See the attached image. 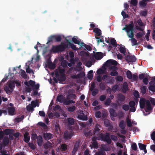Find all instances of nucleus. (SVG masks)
Masks as SVG:
<instances>
[{
  "instance_id": "nucleus-36",
  "label": "nucleus",
  "mask_w": 155,
  "mask_h": 155,
  "mask_svg": "<svg viewBox=\"0 0 155 155\" xmlns=\"http://www.w3.org/2000/svg\"><path fill=\"white\" fill-rule=\"evenodd\" d=\"M144 33L143 32H139L137 33L136 35V36L137 38H141L144 35Z\"/></svg>"
},
{
  "instance_id": "nucleus-6",
  "label": "nucleus",
  "mask_w": 155,
  "mask_h": 155,
  "mask_svg": "<svg viewBox=\"0 0 155 155\" xmlns=\"http://www.w3.org/2000/svg\"><path fill=\"white\" fill-rule=\"evenodd\" d=\"M74 133L72 130H66L64 133L63 137L65 140L71 139L74 135Z\"/></svg>"
},
{
  "instance_id": "nucleus-44",
  "label": "nucleus",
  "mask_w": 155,
  "mask_h": 155,
  "mask_svg": "<svg viewBox=\"0 0 155 155\" xmlns=\"http://www.w3.org/2000/svg\"><path fill=\"white\" fill-rule=\"evenodd\" d=\"M95 155H106V154L103 150H99L95 153Z\"/></svg>"
},
{
  "instance_id": "nucleus-60",
  "label": "nucleus",
  "mask_w": 155,
  "mask_h": 155,
  "mask_svg": "<svg viewBox=\"0 0 155 155\" xmlns=\"http://www.w3.org/2000/svg\"><path fill=\"white\" fill-rule=\"evenodd\" d=\"M91 91L92 95L93 96H95L98 94V89L96 88L94 89V90H93L92 91Z\"/></svg>"
},
{
  "instance_id": "nucleus-47",
  "label": "nucleus",
  "mask_w": 155,
  "mask_h": 155,
  "mask_svg": "<svg viewBox=\"0 0 155 155\" xmlns=\"http://www.w3.org/2000/svg\"><path fill=\"white\" fill-rule=\"evenodd\" d=\"M138 1L137 0H131L130 5H131L134 6H136L137 5Z\"/></svg>"
},
{
  "instance_id": "nucleus-14",
  "label": "nucleus",
  "mask_w": 155,
  "mask_h": 155,
  "mask_svg": "<svg viewBox=\"0 0 155 155\" xmlns=\"http://www.w3.org/2000/svg\"><path fill=\"white\" fill-rule=\"evenodd\" d=\"M117 99L118 102L122 103L124 101L125 99V97L123 94H118Z\"/></svg>"
},
{
  "instance_id": "nucleus-24",
  "label": "nucleus",
  "mask_w": 155,
  "mask_h": 155,
  "mask_svg": "<svg viewBox=\"0 0 155 155\" xmlns=\"http://www.w3.org/2000/svg\"><path fill=\"white\" fill-rule=\"evenodd\" d=\"M94 32L96 33L97 36H100L101 34V31L99 28H94L93 31Z\"/></svg>"
},
{
  "instance_id": "nucleus-9",
  "label": "nucleus",
  "mask_w": 155,
  "mask_h": 155,
  "mask_svg": "<svg viewBox=\"0 0 155 155\" xmlns=\"http://www.w3.org/2000/svg\"><path fill=\"white\" fill-rule=\"evenodd\" d=\"M47 67L48 68H55L56 64L52 63L50 58L48 59L45 63V68H47Z\"/></svg>"
},
{
  "instance_id": "nucleus-29",
  "label": "nucleus",
  "mask_w": 155,
  "mask_h": 155,
  "mask_svg": "<svg viewBox=\"0 0 155 155\" xmlns=\"http://www.w3.org/2000/svg\"><path fill=\"white\" fill-rule=\"evenodd\" d=\"M8 87L11 90H13L15 87V82L13 81H10L9 83Z\"/></svg>"
},
{
  "instance_id": "nucleus-59",
  "label": "nucleus",
  "mask_w": 155,
  "mask_h": 155,
  "mask_svg": "<svg viewBox=\"0 0 155 155\" xmlns=\"http://www.w3.org/2000/svg\"><path fill=\"white\" fill-rule=\"evenodd\" d=\"M139 4L143 8H145L146 6L147 3L146 2L142 1H140L139 2Z\"/></svg>"
},
{
  "instance_id": "nucleus-27",
  "label": "nucleus",
  "mask_w": 155,
  "mask_h": 155,
  "mask_svg": "<svg viewBox=\"0 0 155 155\" xmlns=\"http://www.w3.org/2000/svg\"><path fill=\"white\" fill-rule=\"evenodd\" d=\"M119 126L121 129H124L126 125L124 120H122L120 122L119 124Z\"/></svg>"
},
{
  "instance_id": "nucleus-16",
  "label": "nucleus",
  "mask_w": 155,
  "mask_h": 155,
  "mask_svg": "<svg viewBox=\"0 0 155 155\" xmlns=\"http://www.w3.org/2000/svg\"><path fill=\"white\" fill-rule=\"evenodd\" d=\"M146 106L147 107V110H146V112H148L149 111H150L152 110L153 109V107H152L150 102V101L147 100L146 103Z\"/></svg>"
},
{
  "instance_id": "nucleus-32",
  "label": "nucleus",
  "mask_w": 155,
  "mask_h": 155,
  "mask_svg": "<svg viewBox=\"0 0 155 155\" xmlns=\"http://www.w3.org/2000/svg\"><path fill=\"white\" fill-rule=\"evenodd\" d=\"M68 124L70 125H73L74 124V119L72 118L69 117L68 119Z\"/></svg>"
},
{
  "instance_id": "nucleus-48",
  "label": "nucleus",
  "mask_w": 155,
  "mask_h": 155,
  "mask_svg": "<svg viewBox=\"0 0 155 155\" xmlns=\"http://www.w3.org/2000/svg\"><path fill=\"white\" fill-rule=\"evenodd\" d=\"M57 69H60L59 70V75H65V68H57Z\"/></svg>"
},
{
  "instance_id": "nucleus-53",
  "label": "nucleus",
  "mask_w": 155,
  "mask_h": 155,
  "mask_svg": "<svg viewBox=\"0 0 155 155\" xmlns=\"http://www.w3.org/2000/svg\"><path fill=\"white\" fill-rule=\"evenodd\" d=\"M111 101L110 98H107L104 103V104L105 105L107 106H109L110 105Z\"/></svg>"
},
{
  "instance_id": "nucleus-38",
  "label": "nucleus",
  "mask_w": 155,
  "mask_h": 155,
  "mask_svg": "<svg viewBox=\"0 0 155 155\" xmlns=\"http://www.w3.org/2000/svg\"><path fill=\"white\" fill-rule=\"evenodd\" d=\"M61 66L63 68H68L67 67V61L64 60L62 61L61 63Z\"/></svg>"
},
{
  "instance_id": "nucleus-41",
  "label": "nucleus",
  "mask_w": 155,
  "mask_h": 155,
  "mask_svg": "<svg viewBox=\"0 0 155 155\" xmlns=\"http://www.w3.org/2000/svg\"><path fill=\"white\" fill-rule=\"evenodd\" d=\"M131 148L132 149L135 151H137V145L136 143H133L131 145Z\"/></svg>"
},
{
  "instance_id": "nucleus-39",
  "label": "nucleus",
  "mask_w": 155,
  "mask_h": 155,
  "mask_svg": "<svg viewBox=\"0 0 155 155\" xmlns=\"http://www.w3.org/2000/svg\"><path fill=\"white\" fill-rule=\"evenodd\" d=\"M43 140L41 137H40L37 139V143L38 146H41L42 145Z\"/></svg>"
},
{
  "instance_id": "nucleus-61",
  "label": "nucleus",
  "mask_w": 155,
  "mask_h": 155,
  "mask_svg": "<svg viewBox=\"0 0 155 155\" xmlns=\"http://www.w3.org/2000/svg\"><path fill=\"white\" fill-rule=\"evenodd\" d=\"M104 124L105 126L106 127L109 126L110 125L109 120L106 119L104 121Z\"/></svg>"
},
{
  "instance_id": "nucleus-50",
  "label": "nucleus",
  "mask_w": 155,
  "mask_h": 155,
  "mask_svg": "<svg viewBox=\"0 0 155 155\" xmlns=\"http://www.w3.org/2000/svg\"><path fill=\"white\" fill-rule=\"evenodd\" d=\"M147 87L146 86H143L141 88V92L143 94H145L146 93Z\"/></svg>"
},
{
  "instance_id": "nucleus-21",
  "label": "nucleus",
  "mask_w": 155,
  "mask_h": 155,
  "mask_svg": "<svg viewBox=\"0 0 155 155\" xmlns=\"http://www.w3.org/2000/svg\"><path fill=\"white\" fill-rule=\"evenodd\" d=\"M109 111L110 116L113 117H116L117 116V114L115 110L114 109L110 108Z\"/></svg>"
},
{
  "instance_id": "nucleus-12",
  "label": "nucleus",
  "mask_w": 155,
  "mask_h": 155,
  "mask_svg": "<svg viewBox=\"0 0 155 155\" xmlns=\"http://www.w3.org/2000/svg\"><path fill=\"white\" fill-rule=\"evenodd\" d=\"M34 59L32 57L31 61H28L25 64V68H34L35 66V64L32 62V61Z\"/></svg>"
},
{
  "instance_id": "nucleus-1",
  "label": "nucleus",
  "mask_w": 155,
  "mask_h": 155,
  "mask_svg": "<svg viewBox=\"0 0 155 155\" xmlns=\"http://www.w3.org/2000/svg\"><path fill=\"white\" fill-rule=\"evenodd\" d=\"M118 64V63L115 60L109 59L104 63L101 68H117L115 66Z\"/></svg>"
},
{
  "instance_id": "nucleus-55",
  "label": "nucleus",
  "mask_w": 155,
  "mask_h": 155,
  "mask_svg": "<svg viewBox=\"0 0 155 155\" xmlns=\"http://www.w3.org/2000/svg\"><path fill=\"white\" fill-rule=\"evenodd\" d=\"M75 103V101L72 100H66L64 102V104L66 105H68L72 103L74 104Z\"/></svg>"
},
{
  "instance_id": "nucleus-19",
  "label": "nucleus",
  "mask_w": 155,
  "mask_h": 155,
  "mask_svg": "<svg viewBox=\"0 0 155 155\" xmlns=\"http://www.w3.org/2000/svg\"><path fill=\"white\" fill-rule=\"evenodd\" d=\"M44 137L46 140H49L53 138V135L49 133H46L44 134Z\"/></svg>"
},
{
  "instance_id": "nucleus-26",
  "label": "nucleus",
  "mask_w": 155,
  "mask_h": 155,
  "mask_svg": "<svg viewBox=\"0 0 155 155\" xmlns=\"http://www.w3.org/2000/svg\"><path fill=\"white\" fill-rule=\"evenodd\" d=\"M13 130L9 129H7L4 130L3 131L4 132V134L6 135H8L9 134V135L10 134H11V131H12V132H13Z\"/></svg>"
},
{
  "instance_id": "nucleus-2",
  "label": "nucleus",
  "mask_w": 155,
  "mask_h": 155,
  "mask_svg": "<svg viewBox=\"0 0 155 155\" xmlns=\"http://www.w3.org/2000/svg\"><path fill=\"white\" fill-rule=\"evenodd\" d=\"M66 48V46L65 45L62 43L60 45L56 46L53 45L51 49V51L54 53L61 52L64 51Z\"/></svg>"
},
{
  "instance_id": "nucleus-20",
  "label": "nucleus",
  "mask_w": 155,
  "mask_h": 155,
  "mask_svg": "<svg viewBox=\"0 0 155 155\" xmlns=\"http://www.w3.org/2000/svg\"><path fill=\"white\" fill-rule=\"evenodd\" d=\"M155 83H153L152 81L150 82V85L149 87V90L153 92H155Z\"/></svg>"
},
{
  "instance_id": "nucleus-28",
  "label": "nucleus",
  "mask_w": 155,
  "mask_h": 155,
  "mask_svg": "<svg viewBox=\"0 0 155 155\" xmlns=\"http://www.w3.org/2000/svg\"><path fill=\"white\" fill-rule=\"evenodd\" d=\"M64 99V97L62 95H60L58 96L57 99V101L59 102L62 103L63 102Z\"/></svg>"
},
{
  "instance_id": "nucleus-23",
  "label": "nucleus",
  "mask_w": 155,
  "mask_h": 155,
  "mask_svg": "<svg viewBox=\"0 0 155 155\" xmlns=\"http://www.w3.org/2000/svg\"><path fill=\"white\" fill-rule=\"evenodd\" d=\"M15 110V108L14 107H11L8 108V112L10 115H14V112Z\"/></svg>"
},
{
  "instance_id": "nucleus-49",
  "label": "nucleus",
  "mask_w": 155,
  "mask_h": 155,
  "mask_svg": "<svg viewBox=\"0 0 155 155\" xmlns=\"http://www.w3.org/2000/svg\"><path fill=\"white\" fill-rule=\"evenodd\" d=\"M92 147L95 149H97L98 147V143L96 140H94L93 141L92 143Z\"/></svg>"
},
{
  "instance_id": "nucleus-34",
  "label": "nucleus",
  "mask_w": 155,
  "mask_h": 155,
  "mask_svg": "<svg viewBox=\"0 0 155 155\" xmlns=\"http://www.w3.org/2000/svg\"><path fill=\"white\" fill-rule=\"evenodd\" d=\"M78 117L81 120H87V117L85 116L83 114L82 115H79L78 116Z\"/></svg>"
},
{
  "instance_id": "nucleus-3",
  "label": "nucleus",
  "mask_w": 155,
  "mask_h": 155,
  "mask_svg": "<svg viewBox=\"0 0 155 155\" xmlns=\"http://www.w3.org/2000/svg\"><path fill=\"white\" fill-rule=\"evenodd\" d=\"M97 139L106 141L109 144H111V143L109 133H106L105 135L103 134H101Z\"/></svg>"
},
{
  "instance_id": "nucleus-30",
  "label": "nucleus",
  "mask_w": 155,
  "mask_h": 155,
  "mask_svg": "<svg viewBox=\"0 0 155 155\" xmlns=\"http://www.w3.org/2000/svg\"><path fill=\"white\" fill-rule=\"evenodd\" d=\"M107 69V68H99L97 71V74H101L104 73V72Z\"/></svg>"
},
{
  "instance_id": "nucleus-64",
  "label": "nucleus",
  "mask_w": 155,
  "mask_h": 155,
  "mask_svg": "<svg viewBox=\"0 0 155 155\" xmlns=\"http://www.w3.org/2000/svg\"><path fill=\"white\" fill-rule=\"evenodd\" d=\"M28 146L31 149L33 150L35 149V147L33 143H28Z\"/></svg>"
},
{
  "instance_id": "nucleus-10",
  "label": "nucleus",
  "mask_w": 155,
  "mask_h": 155,
  "mask_svg": "<svg viewBox=\"0 0 155 155\" xmlns=\"http://www.w3.org/2000/svg\"><path fill=\"white\" fill-rule=\"evenodd\" d=\"M134 32H132L130 33V35H129L128 36L129 38H131L130 40L131 43L132 44V45L133 46L136 45H137L138 44L137 42V40L136 39L134 38Z\"/></svg>"
},
{
  "instance_id": "nucleus-54",
  "label": "nucleus",
  "mask_w": 155,
  "mask_h": 155,
  "mask_svg": "<svg viewBox=\"0 0 155 155\" xmlns=\"http://www.w3.org/2000/svg\"><path fill=\"white\" fill-rule=\"evenodd\" d=\"M110 43L111 45H112L114 46H116L117 45L116 43L117 42L115 40V39L114 38H112L111 39L110 41Z\"/></svg>"
},
{
  "instance_id": "nucleus-45",
  "label": "nucleus",
  "mask_w": 155,
  "mask_h": 155,
  "mask_svg": "<svg viewBox=\"0 0 155 155\" xmlns=\"http://www.w3.org/2000/svg\"><path fill=\"white\" fill-rule=\"evenodd\" d=\"M24 116L23 115H21L20 117H17L15 118L16 122L19 123L24 118Z\"/></svg>"
},
{
  "instance_id": "nucleus-13",
  "label": "nucleus",
  "mask_w": 155,
  "mask_h": 155,
  "mask_svg": "<svg viewBox=\"0 0 155 155\" xmlns=\"http://www.w3.org/2000/svg\"><path fill=\"white\" fill-rule=\"evenodd\" d=\"M94 56L96 60H100L103 57V54L101 52H97L94 54Z\"/></svg>"
},
{
  "instance_id": "nucleus-51",
  "label": "nucleus",
  "mask_w": 155,
  "mask_h": 155,
  "mask_svg": "<svg viewBox=\"0 0 155 155\" xmlns=\"http://www.w3.org/2000/svg\"><path fill=\"white\" fill-rule=\"evenodd\" d=\"M76 108L75 106L69 107L68 108V110L69 112H73L76 110Z\"/></svg>"
},
{
  "instance_id": "nucleus-31",
  "label": "nucleus",
  "mask_w": 155,
  "mask_h": 155,
  "mask_svg": "<svg viewBox=\"0 0 155 155\" xmlns=\"http://www.w3.org/2000/svg\"><path fill=\"white\" fill-rule=\"evenodd\" d=\"M67 149V145L64 143L62 144L61 145L60 150L62 151H66Z\"/></svg>"
},
{
  "instance_id": "nucleus-37",
  "label": "nucleus",
  "mask_w": 155,
  "mask_h": 155,
  "mask_svg": "<svg viewBox=\"0 0 155 155\" xmlns=\"http://www.w3.org/2000/svg\"><path fill=\"white\" fill-rule=\"evenodd\" d=\"M21 75L24 79H26L27 78V76L25 72L23 70H21Z\"/></svg>"
},
{
  "instance_id": "nucleus-56",
  "label": "nucleus",
  "mask_w": 155,
  "mask_h": 155,
  "mask_svg": "<svg viewBox=\"0 0 155 155\" xmlns=\"http://www.w3.org/2000/svg\"><path fill=\"white\" fill-rule=\"evenodd\" d=\"M119 89V86L117 84H115L112 87V90L113 92H115L117 90Z\"/></svg>"
},
{
  "instance_id": "nucleus-4",
  "label": "nucleus",
  "mask_w": 155,
  "mask_h": 155,
  "mask_svg": "<svg viewBox=\"0 0 155 155\" xmlns=\"http://www.w3.org/2000/svg\"><path fill=\"white\" fill-rule=\"evenodd\" d=\"M134 25L133 23L125 25V27L122 29L123 30H125L128 36L130 35V33L134 32Z\"/></svg>"
},
{
  "instance_id": "nucleus-57",
  "label": "nucleus",
  "mask_w": 155,
  "mask_h": 155,
  "mask_svg": "<svg viewBox=\"0 0 155 155\" xmlns=\"http://www.w3.org/2000/svg\"><path fill=\"white\" fill-rule=\"evenodd\" d=\"M147 11L146 10L142 11L140 14V15L144 17H146L147 16Z\"/></svg>"
},
{
  "instance_id": "nucleus-17",
  "label": "nucleus",
  "mask_w": 155,
  "mask_h": 155,
  "mask_svg": "<svg viewBox=\"0 0 155 155\" xmlns=\"http://www.w3.org/2000/svg\"><path fill=\"white\" fill-rule=\"evenodd\" d=\"M30 140V137L29 136V133L26 131L25 132L24 135V141L28 143L29 142Z\"/></svg>"
},
{
  "instance_id": "nucleus-46",
  "label": "nucleus",
  "mask_w": 155,
  "mask_h": 155,
  "mask_svg": "<svg viewBox=\"0 0 155 155\" xmlns=\"http://www.w3.org/2000/svg\"><path fill=\"white\" fill-rule=\"evenodd\" d=\"M68 43L71 48L73 50L76 51L77 50V48L75 45L70 42H68Z\"/></svg>"
},
{
  "instance_id": "nucleus-15",
  "label": "nucleus",
  "mask_w": 155,
  "mask_h": 155,
  "mask_svg": "<svg viewBox=\"0 0 155 155\" xmlns=\"http://www.w3.org/2000/svg\"><path fill=\"white\" fill-rule=\"evenodd\" d=\"M147 100L143 98H142L140 99L139 103L140 107L141 108L143 109L144 108L145 104H146Z\"/></svg>"
},
{
  "instance_id": "nucleus-42",
  "label": "nucleus",
  "mask_w": 155,
  "mask_h": 155,
  "mask_svg": "<svg viewBox=\"0 0 155 155\" xmlns=\"http://www.w3.org/2000/svg\"><path fill=\"white\" fill-rule=\"evenodd\" d=\"M124 115V113L123 111H120L118 112V114H117V116L120 119L123 117Z\"/></svg>"
},
{
  "instance_id": "nucleus-63",
  "label": "nucleus",
  "mask_w": 155,
  "mask_h": 155,
  "mask_svg": "<svg viewBox=\"0 0 155 155\" xmlns=\"http://www.w3.org/2000/svg\"><path fill=\"white\" fill-rule=\"evenodd\" d=\"M126 122L127 123V125L129 127H131L132 124L131 121V120L129 119V118H128L126 119Z\"/></svg>"
},
{
  "instance_id": "nucleus-8",
  "label": "nucleus",
  "mask_w": 155,
  "mask_h": 155,
  "mask_svg": "<svg viewBox=\"0 0 155 155\" xmlns=\"http://www.w3.org/2000/svg\"><path fill=\"white\" fill-rule=\"evenodd\" d=\"M81 144V140H78L75 143L73 150L72 151V155H74L76 152L78 151Z\"/></svg>"
},
{
  "instance_id": "nucleus-11",
  "label": "nucleus",
  "mask_w": 155,
  "mask_h": 155,
  "mask_svg": "<svg viewBox=\"0 0 155 155\" xmlns=\"http://www.w3.org/2000/svg\"><path fill=\"white\" fill-rule=\"evenodd\" d=\"M129 54L126 56L125 59L128 62H133L135 61L136 58L134 55H130L129 53Z\"/></svg>"
},
{
  "instance_id": "nucleus-25",
  "label": "nucleus",
  "mask_w": 155,
  "mask_h": 155,
  "mask_svg": "<svg viewBox=\"0 0 155 155\" xmlns=\"http://www.w3.org/2000/svg\"><path fill=\"white\" fill-rule=\"evenodd\" d=\"M119 51L121 53L123 54L124 55L125 54L126 48H125L124 46H120L119 49Z\"/></svg>"
},
{
  "instance_id": "nucleus-43",
  "label": "nucleus",
  "mask_w": 155,
  "mask_h": 155,
  "mask_svg": "<svg viewBox=\"0 0 155 155\" xmlns=\"http://www.w3.org/2000/svg\"><path fill=\"white\" fill-rule=\"evenodd\" d=\"M9 143V140L7 137H5L3 140V143L5 145H7Z\"/></svg>"
},
{
  "instance_id": "nucleus-22",
  "label": "nucleus",
  "mask_w": 155,
  "mask_h": 155,
  "mask_svg": "<svg viewBox=\"0 0 155 155\" xmlns=\"http://www.w3.org/2000/svg\"><path fill=\"white\" fill-rule=\"evenodd\" d=\"M123 92H126L128 90L129 88L127 82H125L123 84Z\"/></svg>"
},
{
  "instance_id": "nucleus-40",
  "label": "nucleus",
  "mask_w": 155,
  "mask_h": 155,
  "mask_svg": "<svg viewBox=\"0 0 155 155\" xmlns=\"http://www.w3.org/2000/svg\"><path fill=\"white\" fill-rule=\"evenodd\" d=\"M122 107V109L125 111H127L130 109L129 106L128 104H123Z\"/></svg>"
},
{
  "instance_id": "nucleus-35",
  "label": "nucleus",
  "mask_w": 155,
  "mask_h": 155,
  "mask_svg": "<svg viewBox=\"0 0 155 155\" xmlns=\"http://www.w3.org/2000/svg\"><path fill=\"white\" fill-rule=\"evenodd\" d=\"M54 39L55 40L56 42H60L61 40V38L60 35H54Z\"/></svg>"
},
{
  "instance_id": "nucleus-7",
  "label": "nucleus",
  "mask_w": 155,
  "mask_h": 155,
  "mask_svg": "<svg viewBox=\"0 0 155 155\" xmlns=\"http://www.w3.org/2000/svg\"><path fill=\"white\" fill-rule=\"evenodd\" d=\"M55 76L58 80L60 81H64L66 80L65 75H59V70L56 69L55 70Z\"/></svg>"
},
{
  "instance_id": "nucleus-58",
  "label": "nucleus",
  "mask_w": 155,
  "mask_h": 155,
  "mask_svg": "<svg viewBox=\"0 0 155 155\" xmlns=\"http://www.w3.org/2000/svg\"><path fill=\"white\" fill-rule=\"evenodd\" d=\"M120 105V104L119 103H112L111 104V106L112 107H113L114 109H117V107H118Z\"/></svg>"
},
{
  "instance_id": "nucleus-62",
  "label": "nucleus",
  "mask_w": 155,
  "mask_h": 155,
  "mask_svg": "<svg viewBox=\"0 0 155 155\" xmlns=\"http://www.w3.org/2000/svg\"><path fill=\"white\" fill-rule=\"evenodd\" d=\"M77 74L78 78H80L84 77L85 75V74L84 72H81Z\"/></svg>"
},
{
  "instance_id": "nucleus-33",
  "label": "nucleus",
  "mask_w": 155,
  "mask_h": 155,
  "mask_svg": "<svg viewBox=\"0 0 155 155\" xmlns=\"http://www.w3.org/2000/svg\"><path fill=\"white\" fill-rule=\"evenodd\" d=\"M99 87L100 89L102 91H104L105 89L106 86L104 83H101L99 84Z\"/></svg>"
},
{
  "instance_id": "nucleus-5",
  "label": "nucleus",
  "mask_w": 155,
  "mask_h": 155,
  "mask_svg": "<svg viewBox=\"0 0 155 155\" xmlns=\"http://www.w3.org/2000/svg\"><path fill=\"white\" fill-rule=\"evenodd\" d=\"M101 128V126L98 124H96L94 126V128L93 131V134L97 136V138L100 136L101 134H102L100 128Z\"/></svg>"
},
{
  "instance_id": "nucleus-52",
  "label": "nucleus",
  "mask_w": 155,
  "mask_h": 155,
  "mask_svg": "<svg viewBox=\"0 0 155 155\" xmlns=\"http://www.w3.org/2000/svg\"><path fill=\"white\" fill-rule=\"evenodd\" d=\"M72 41L75 44L79 45L80 44V42L79 41L77 40L75 36L74 37L72 38Z\"/></svg>"
},
{
  "instance_id": "nucleus-18",
  "label": "nucleus",
  "mask_w": 155,
  "mask_h": 155,
  "mask_svg": "<svg viewBox=\"0 0 155 155\" xmlns=\"http://www.w3.org/2000/svg\"><path fill=\"white\" fill-rule=\"evenodd\" d=\"M138 146L140 150H143L145 154L147 153V150L146 149V145L140 143H138Z\"/></svg>"
}]
</instances>
